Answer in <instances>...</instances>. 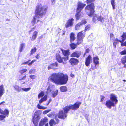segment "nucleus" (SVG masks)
<instances>
[{
    "mask_svg": "<svg viewBox=\"0 0 126 126\" xmlns=\"http://www.w3.org/2000/svg\"><path fill=\"white\" fill-rule=\"evenodd\" d=\"M51 81L57 84H66L68 80V76L63 73H58L52 74L49 78Z\"/></svg>",
    "mask_w": 126,
    "mask_h": 126,
    "instance_id": "1",
    "label": "nucleus"
},
{
    "mask_svg": "<svg viewBox=\"0 0 126 126\" xmlns=\"http://www.w3.org/2000/svg\"><path fill=\"white\" fill-rule=\"evenodd\" d=\"M46 10V6H42L41 4L37 6L35 11V15L33 19L32 22V25H34L37 18H41L43 15L45 14Z\"/></svg>",
    "mask_w": 126,
    "mask_h": 126,
    "instance_id": "2",
    "label": "nucleus"
},
{
    "mask_svg": "<svg viewBox=\"0 0 126 126\" xmlns=\"http://www.w3.org/2000/svg\"><path fill=\"white\" fill-rule=\"evenodd\" d=\"M117 98L115 94H111L110 98V100H109L106 101L105 104L106 106L110 109H111V106L114 107L115 104H116L118 102Z\"/></svg>",
    "mask_w": 126,
    "mask_h": 126,
    "instance_id": "3",
    "label": "nucleus"
},
{
    "mask_svg": "<svg viewBox=\"0 0 126 126\" xmlns=\"http://www.w3.org/2000/svg\"><path fill=\"white\" fill-rule=\"evenodd\" d=\"M95 6L93 3H91L85 7L86 13L90 17L92 16L94 14Z\"/></svg>",
    "mask_w": 126,
    "mask_h": 126,
    "instance_id": "4",
    "label": "nucleus"
},
{
    "mask_svg": "<svg viewBox=\"0 0 126 126\" xmlns=\"http://www.w3.org/2000/svg\"><path fill=\"white\" fill-rule=\"evenodd\" d=\"M68 107L67 106L63 108L64 111L62 110H60L59 113L58 117L62 119H64L67 117V113L70 110Z\"/></svg>",
    "mask_w": 126,
    "mask_h": 126,
    "instance_id": "5",
    "label": "nucleus"
},
{
    "mask_svg": "<svg viewBox=\"0 0 126 126\" xmlns=\"http://www.w3.org/2000/svg\"><path fill=\"white\" fill-rule=\"evenodd\" d=\"M85 5V4L81 3L80 2L78 3L77 8V13L75 15L76 20H78L79 19L80 15V13Z\"/></svg>",
    "mask_w": 126,
    "mask_h": 126,
    "instance_id": "6",
    "label": "nucleus"
},
{
    "mask_svg": "<svg viewBox=\"0 0 126 126\" xmlns=\"http://www.w3.org/2000/svg\"><path fill=\"white\" fill-rule=\"evenodd\" d=\"M0 113L1 115H0V120H4L6 117H8L9 113V111L7 109H5L4 111L0 108Z\"/></svg>",
    "mask_w": 126,
    "mask_h": 126,
    "instance_id": "7",
    "label": "nucleus"
},
{
    "mask_svg": "<svg viewBox=\"0 0 126 126\" xmlns=\"http://www.w3.org/2000/svg\"><path fill=\"white\" fill-rule=\"evenodd\" d=\"M39 111V110L35 112L32 120L33 123L35 126H37L38 122L40 118L39 115L37 114Z\"/></svg>",
    "mask_w": 126,
    "mask_h": 126,
    "instance_id": "8",
    "label": "nucleus"
},
{
    "mask_svg": "<svg viewBox=\"0 0 126 126\" xmlns=\"http://www.w3.org/2000/svg\"><path fill=\"white\" fill-rule=\"evenodd\" d=\"M83 32V31H82L78 33L77 34V44L78 45H79L82 42L83 39L85 36L84 34H83L82 33Z\"/></svg>",
    "mask_w": 126,
    "mask_h": 126,
    "instance_id": "9",
    "label": "nucleus"
},
{
    "mask_svg": "<svg viewBox=\"0 0 126 126\" xmlns=\"http://www.w3.org/2000/svg\"><path fill=\"white\" fill-rule=\"evenodd\" d=\"M81 104L80 102H77L73 105H70L69 106H67L68 107V109L70 110V109L72 110H76L78 108L80 105Z\"/></svg>",
    "mask_w": 126,
    "mask_h": 126,
    "instance_id": "10",
    "label": "nucleus"
},
{
    "mask_svg": "<svg viewBox=\"0 0 126 126\" xmlns=\"http://www.w3.org/2000/svg\"><path fill=\"white\" fill-rule=\"evenodd\" d=\"M61 50L63 54L66 57H63V60L66 61L68 60V56L70 54L69 50H63L61 49Z\"/></svg>",
    "mask_w": 126,
    "mask_h": 126,
    "instance_id": "11",
    "label": "nucleus"
},
{
    "mask_svg": "<svg viewBox=\"0 0 126 126\" xmlns=\"http://www.w3.org/2000/svg\"><path fill=\"white\" fill-rule=\"evenodd\" d=\"M104 18L101 16H94L93 18V21L94 23H96L97 20L103 22H104Z\"/></svg>",
    "mask_w": 126,
    "mask_h": 126,
    "instance_id": "12",
    "label": "nucleus"
},
{
    "mask_svg": "<svg viewBox=\"0 0 126 126\" xmlns=\"http://www.w3.org/2000/svg\"><path fill=\"white\" fill-rule=\"evenodd\" d=\"M69 62L71 65H77L79 62L78 59L74 58H71Z\"/></svg>",
    "mask_w": 126,
    "mask_h": 126,
    "instance_id": "13",
    "label": "nucleus"
},
{
    "mask_svg": "<svg viewBox=\"0 0 126 126\" xmlns=\"http://www.w3.org/2000/svg\"><path fill=\"white\" fill-rule=\"evenodd\" d=\"M74 19L73 18L69 19L65 25V26L66 28L71 27L73 25Z\"/></svg>",
    "mask_w": 126,
    "mask_h": 126,
    "instance_id": "14",
    "label": "nucleus"
},
{
    "mask_svg": "<svg viewBox=\"0 0 126 126\" xmlns=\"http://www.w3.org/2000/svg\"><path fill=\"white\" fill-rule=\"evenodd\" d=\"M58 63L57 62H55L53 63L50 64L48 66V70L51 69H56V67L58 66Z\"/></svg>",
    "mask_w": 126,
    "mask_h": 126,
    "instance_id": "15",
    "label": "nucleus"
},
{
    "mask_svg": "<svg viewBox=\"0 0 126 126\" xmlns=\"http://www.w3.org/2000/svg\"><path fill=\"white\" fill-rule=\"evenodd\" d=\"M92 60V58L90 55L86 58L85 64L86 66L88 67L89 65Z\"/></svg>",
    "mask_w": 126,
    "mask_h": 126,
    "instance_id": "16",
    "label": "nucleus"
},
{
    "mask_svg": "<svg viewBox=\"0 0 126 126\" xmlns=\"http://www.w3.org/2000/svg\"><path fill=\"white\" fill-rule=\"evenodd\" d=\"M81 53V52L79 51H77L73 52L71 54V56L78 58L80 56Z\"/></svg>",
    "mask_w": 126,
    "mask_h": 126,
    "instance_id": "17",
    "label": "nucleus"
},
{
    "mask_svg": "<svg viewBox=\"0 0 126 126\" xmlns=\"http://www.w3.org/2000/svg\"><path fill=\"white\" fill-rule=\"evenodd\" d=\"M56 59L59 63H62L63 64L65 63L63 61V57L62 58L59 54H56Z\"/></svg>",
    "mask_w": 126,
    "mask_h": 126,
    "instance_id": "18",
    "label": "nucleus"
},
{
    "mask_svg": "<svg viewBox=\"0 0 126 126\" xmlns=\"http://www.w3.org/2000/svg\"><path fill=\"white\" fill-rule=\"evenodd\" d=\"M48 119L46 117H44L41 120L39 124V126H43L45 124L48 122Z\"/></svg>",
    "mask_w": 126,
    "mask_h": 126,
    "instance_id": "19",
    "label": "nucleus"
},
{
    "mask_svg": "<svg viewBox=\"0 0 126 126\" xmlns=\"http://www.w3.org/2000/svg\"><path fill=\"white\" fill-rule=\"evenodd\" d=\"M4 88L3 85H0V98L2 96L4 93Z\"/></svg>",
    "mask_w": 126,
    "mask_h": 126,
    "instance_id": "20",
    "label": "nucleus"
},
{
    "mask_svg": "<svg viewBox=\"0 0 126 126\" xmlns=\"http://www.w3.org/2000/svg\"><path fill=\"white\" fill-rule=\"evenodd\" d=\"M99 60V58L97 56L93 58V62L96 65L97 64H98L99 63V62L98 61Z\"/></svg>",
    "mask_w": 126,
    "mask_h": 126,
    "instance_id": "21",
    "label": "nucleus"
},
{
    "mask_svg": "<svg viewBox=\"0 0 126 126\" xmlns=\"http://www.w3.org/2000/svg\"><path fill=\"white\" fill-rule=\"evenodd\" d=\"M71 43L69 45L70 46L71 49L72 50H74L77 47V45H78L77 43V44H75L71 42Z\"/></svg>",
    "mask_w": 126,
    "mask_h": 126,
    "instance_id": "22",
    "label": "nucleus"
},
{
    "mask_svg": "<svg viewBox=\"0 0 126 126\" xmlns=\"http://www.w3.org/2000/svg\"><path fill=\"white\" fill-rule=\"evenodd\" d=\"M13 87L14 88L15 90L19 92H20L22 90V88L21 87L18 85H15L13 86Z\"/></svg>",
    "mask_w": 126,
    "mask_h": 126,
    "instance_id": "23",
    "label": "nucleus"
},
{
    "mask_svg": "<svg viewBox=\"0 0 126 126\" xmlns=\"http://www.w3.org/2000/svg\"><path fill=\"white\" fill-rule=\"evenodd\" d=\"M38 32L36 31H35L33 33L32 37V40L34 41L36 38Z\"/></svg>",
    "mask_w": 126,
    "mask_h": 126,
    "instance_id": "24",
    "label": "nucleus"
},
{
    "mask_svg": "<svg viewBox=\"0 0 126 126\" xmlns=\"http://www.w3.org/2000/svg\"><path fill=\"white\" fill-rule=\"evenodd\" d=\"M121 39H122L121 40H119L117 39H114V41H114V42L113 43V45H114L115 44L118 43L119 42H120L121 43H123L125 40H123V37H121Z\"/></svg>",
    "mask_w": 126,
    "mask_h": 126,
    "instance_id": "25",
    "label": "nucleus"
},
{
    "mask_svg": "<svg viewBox=\"0 0 126 126\" xmlns=\"http://www.w3.org/2000/svg\"><path fill=\"white\" fill-rule=\"evenodd\" d=\"M47 98V97L46 95H45L43 97H42L41 99L39 101V103L40 104H41L43 102L46 101Z\"/></svg>",
    "mask_w": 126,
    "mask_h": 126,
    "instance_id": "26",
    "label": "nucleus"
},
{
    "mask_svg": "<svg viewBox=\"0 0 126 126\" xmlns=\"http://www.w3.org/2000/svg\"><path fill=\"white\" fill-rule=\"evenodd\" d=\"M60 89L61 92H65L67 91V88L65 86H62L60 87Z\"/></svg>",
    "mask_w": 126,
    "mask_h": 126,
    "instance_id": "27",
    "label": "nucleus"
},
{
    "mask_svg": "<svg viewBox=\"0 0 126 126\" xmlns=\"http://www.w3.org/2000/svg\"><path fill=\"white\" fill-rule=\"evenodd\" d=\"M70 42H72L74 41L75 39V35L73 33H71L70 35Z\"/></svg>",
    "mask_w": 126,
    "mask_h": 126,
    "instance_id": "28",
    "label": "nucleus"
},
{
    "mask_svg": "<svg viewBox=\"0 0 126 126\" xmlns=\"http://www.w3.org/2000/svg\"><path fill=\"white\" fill-rule=\"evenodd\" d=\"M121 61L122 64H125L126 63V55L122 57L121 59Z\"/></svg>",
    "mask_w": 126,
    "mask_h": 126,
    "instance_id": "29",
    "label": "nucleus"
},
{
    "mask_svg": "<svg viewBox=\"0 0 126 126\" xmlns=\"http://www.w3.org/2000/svg\"><path fill=\"white\" fill-rule=\"evenodd\" d=\"M58 90H56L52 92V97L53 98H55L58 94Z\"/></svg>",
    "mask_w": 126,
    "mask_h": 126,
    "instance_id": "30",
    "label": "nucleus"
},
{
    "mask_svg": "<svg viewBox=\"0 0 126 126\" xmlns=\"http://www.w3.org/2000/svg\"><path fill=\"white\" fill-rule=\"evenodd\" d=\"M82 25L79 22L75 26V29L76 30H79L80 28Z\"/></svg>",
    "mask_w": 126,
    "mask_h": 126,
    "instance_id": "31",
    "label": "nucleus"
},
{
    "mask_svg": "<svg viewBox=\"0 0 126 126\" xmlns=\"http://www.w3.org/2000/svg\"><path fill=\"white\" fill-rule=\"evenodd\" d=\"M36 50L37 49L35 47L33 48H32L30 51V55L31 56L33 55L34 53L36 52Z\"/></svg>",
    "mask_w": 126,
    "mask_h": 126,
    "instance_id": "32",
    "label": "nucleus"
},
{
    "mask_svg": "<svg viewBox=\"0 0 126 126\" xmlns=\"http://www.w3.org/2000/svg\"><path fill=\"white\" fill-rule=\"evenodd\" d=\"M49 124L50 126H53V125L56 124L55 121L53 119H51L49 122Z\"/></svg>",
    "mask_w": 126,
    "mask_h": 126,
    "instance_id": "33",
    "label": "nucleus"
},
{
    "mask_svg": "<svg viewBox=\"0 0 126 126\" xmlns=\"http://www.w3.org/2000/svg\"><path fill=\"white\" fill-rule=\"evenodd\" d=\"M44 95V92L43 91L41 92L38 95V98L39 99L40 98L42 97Z\"/></svg>",
    "mask_w": 126,
    "mask_h": 126,
    "instance_id": "34",
    "label": "nucleus"
},
{
    "mask_svg": "<svg viewBox=\"0 0 126 126\" xmlns=\"http://www.w3.org/2000/svg\"><path fill=\"white\" fill-rule=\"evenodd\" d=\"M37 106L38 108L40 109H45L47 108V107H44L40 105L39 104H37Z\"/></svg>",
    "mask_w": 126,
    "mask_h": 126,
    "instance_id": "35",
    "label": "nucleus"
},
{
    "mask_svg": "<svg viewBox=\"0 0 126 126\" xmlns=\"http://www.w3.org/2000/svg\"><path fill=\"white\" fill-rule=\"evenodd\" d=\"M25 45V44L22 43L20 45L19 51L21 52L23 49L24 46Z\"/></svg>",
    "mask_w": 126,
    "mask_h": 126,
    "instance_id": "36",
    "label": "nucleus"
},
{
    "mask_svg": "<svg viewBox=\"0 0 126 126\" xmlns=\"http://www.w3.org/2000/svg\"><path fill=\"white\" fill-rule=\"evenodd\" d=\"M111 3L112 7L113 9H115V0H111Z\"/></svg>",
    "mask_w": 126,
    "mask_h": 126,
    "instance_id": "37",
    "label": "nucleus"
},
{
    "mask_svg": "<svg viewBox=\"0 0 126 126\" xmlns=\"http://www.w3.org/2000/svg\"><path fill=\"white\" fill-rule=\"evenodd\" d=\"M81 24V25H82L85 24L86 23H87V22L86 20V19H82L81 21L80 22H79Z\"/></svg>",
    "mask_w": 126,
    "mask_h": 126,
    "instance_id": "38",
    "label": "nucleus"
},
{
    "mask_svg": "<svg viewBox=\"0 0 126 126\" xmlns=\"http://www.w3.org/2000/svg\"><path fill=\"white\" fill-rule=\"evenodd\" d=\"M121 37L123 38V40H125L126 39V32L123 33V34L121 36Z\"/></svg>",
    "mask_w": 126,
    "mask_h": 126,
    "instance_id": "39",
    "label": "nucleus"
},
{
    "mask_svg": "<svg viewBox=\"0 0 126 126\" xmlns=\"http://www.w3.org/2000/svg\"><path fill=\"white\" fill-rule=\"evenodd\" d=\"M120 53L121 55L126 54V48L124 49L123 51L120 52Z\"/></svg>",
    "mask_w": 126,
    "mask_h": 126,
    "instance_id": "40",
    "label": "nucleus"
},
{
    "mask_svg": "<svg viewBox=\"0 0 126 126\" xmlns=\"http://www.w3.org/2000/svg\"><path fill=\"white\" fill-rule=\"evenodd\" d=\"M31 89V88L30 87L26 88H22V90L25 92H27L30 90Z\"/></svg>",
    "mask_w": 126,
    "mask_h": 126,
    "instance_id": "41",
    "label": "nucleus"
},
{
    "mask_svg": "<svg viewBox=\"0 0 126 126\" xmlns=\"http://www.w3.org/2000/svg\"><path fill=\"white\" fill-rule=\"evenodd\" d=\"M110 39L112 41H114V35L112 34H110Z\"/></svg>",
    "mask_w": 126,
    "mask_h": 126,
    "instance_id": "42",
    "label": "nucleus"
},
{
    "mask_svg": "<svg viewBox=\"0 0 126 126\" xmlns=\"http://www.w3.org/2000/svg\"><path fill=\"white\" fill-rule=\"evenodd\" d=\"M51 110V109L47 110H45L43 112V113L44 114H46L50 111Z\"/></svg>",
    "mask_w": 126,
    "mask_h": 126,
    "instance_id": "43",
    "label": "nucleus"
},
{
    "mask_svg": "<svg viewBox=\"0 0 126 126\" xmlns=\"http://www.w3.org/2000/svg\"><path fill=\"white\" fill-rule=\"evenodd\" d=\"M27 71V69H26L21 70L20 71L21 74H23L24 73L26 72Z\"/></svg>",
    "mask_w": 126,
    "mask_h": 126,
    "instance_id": "44",
    "label": "nucleus"
},
{
    "mask_svg": "<svg viewBox=\"0 0 126 126\" xmlns=\"http://www.w3.org/2000/svg\"><path fill=\"white\" fill-rule=\"evenodd\" d=\"M90 28V25H88L86 26L85 27V32L86 31L89 30Z\"/></svg>",
    "mask_w": 126,
    "mask_h": 126,
    "instance_id": "45",
    "label": "nucleus"
},
{
    "mask_svg": "<svg viewBox=\"0 0 126 126\" xmlns=\"http://www.w3.org/2000/svg\"><path fill=\"white\" fill-rule=\"evenodd\" d=\"M36 61V60H32L30 63H29L28 64V65L29 66L33 64L34 62L35 61Z\"/></svg>",
    "mask_w": 126,
    "mask_h": 126,
    "instance_id": "46",
    "label": "nucleus"
},
{
    "mask_svg": "<svg viewBox=\"0 0 126 126\" xmlns=\"http://www.w3.org/2000/svg\"><path fill=\"white\" fill-rule=\"evenodd\" d=\"M29 77L32 79H34L36 78V76H35L33 75H30Z\"/></svg>",
    "mask_w": 126,
    "mask_h": 126,
    "instance_id": "47",
    "label": "nucleus"
},
{
    "mask_svg": "<svg viewBox=\"0 0 126 126\" xmlns=\"http://www.w3.org/2000/svg\"><path fill=\"white\" fill-rule=\"evenodd\" d=\"M30 60H28V61L23 63L22 64V65H26L27 64H28L29 63L30 61Z\"/></svg>",
    "mask_w": 126,
    "mask_h": 126,
    "instance_id": "48",
    "label": "nucleus"
},
{
    "mask_svg": "<svg viewBox=\"0 0 126 126\" xmlns=\"http://www.w3.org/2000/svg\"><path fill=\"white\" fill-rule=\"evenodd\" d=\"M34 70L31 69L30 70L29 72V73L30 74L34 73Z\"/></svg>",
    "mask_w": 126,
    "mask_h": 126,
    "instance_id": "49",
    "label": "nucleus"
},
{
    "mask_svg": "<svg viewBox=\"0 0 126 126\" xmlns=\"http://www.w3.org/2000/svg\"><path fill=\"white\" fill-rule=\"evenodd\" d=\"M26 75L25 76H24L21 79H19V80H23L26 78Z\"/></svg>",
    "mask_w": 126,
    "mask_h": 126,
    "instance_id": "50",
    "label": "nucleus"
},
{
    "mask_svg": "<svg viewBox=\"0 0 126 126\" xmlns=\"http://www.w3.org/2000/svg\"><path fill=\"white\" fill-rule=\"evenodd\" d=\"M53 114L54 113L53 112H51L49 114H48L47 115L49 117H51L53 115Z\"/></svg>",
    "mask_w": 126,
    "mask_h": 126,
    "instance_id": "51",
    "label": "nucleus"
},
{
    "mask_svg": "<svg viewBox=\"0 0 126 126\" xmlns=\"http://www.w3.org/2000/svg\"><path fill=\"white\" fill-rule=\"evenodd\" d=\"M88 116L89 115L88 114H86L85 115V118L87 120L88 122H89V120L88 119Z\"/></svg>",
    "mask_w": 126,
    "mask_h": 126,
    "instance_id": "52",
    "label": "nucleus"
},
{
    "mask_svg": "<svg viewBox=\"0 0 126 126\" xmlns=\"http://www.w3.org/2000/svg\"><path fill=\"white\" fill-rule=\"evenodd\" d=\"M101 100L100 101L101 102H102L103 101L104 99V96H101Z\"/></svg>",
    "mask_w": 126,
    "mask_h": 126,
    "instance_id": "53",
    "label": "nucleus"
},
{
    "mask_svg": "<svg viewBox=\"0 0 126 126\" xmlns=\"http://www.w3.org/2000/svg\"><path fill=\"white\" fill-rule=\"evenodd\" d=\"M86 52L84 54V57H85V55L86 54V53H88V52H89V49H87L86 50Z\"/></svg>",
    "mask_w": 126,
    "mask_h": 126,
    "instance_id": "54",
    "label": "nucleus"
},
{
    "mask_svg": "<svg viewBox=\"0 0 126 126\" xmlns=\"http://www.w3.org/2000/svg\"><path fill=\"white\" fill-rule=\"evenodd\" d=\"M55 0H51L52 4V5H54L55 3Z\"/></svg>",
    "mask_w": 126,
    "mask_h": 126,
    "instance_id": "55",
    "label": "nucleus"
},
{
    "mask_svg": "<svg viewBox=\"0 0 126 126\" xmlns=\"http://www.w3.org/2000/svg\"><path fill=\"white\" fill-rule=\"evenodd\" d=\"M47 91L48 92H50L51 91V90L50 89V88L49 87H48L47 89Z\"/></svg>",
    "mask_w": 126,
    "mask_h": 126,
    "instance_id": "56",
    "label": "nucleus"
},
{
    "mask_svg": "<svg viewBox=\"0 0 126 126\" xmlns=\"http://www.w3.org/2000/svg\"><path fill=\"white\" fill-rule=\"evenodd\" d=\"M40 54H38L35 57L37 59H39L40 57L39 56Z\"/></svg>",
    "mask_w": 126,
    "mask_h": 126,
    "instance_id": "57",
    "label": "nucleus"
},
{
    "mask_svg": "<svg viewBox=\"0 0 126 126\" xmlns=\"http://www.w3.org/2000/svg\"><path fill=\"white\" fill-rule=\"evenodd\" d=\"M51 101H52L51 99H50L49 101L48 102V103L47 104H46L45 105H48L49 104V103Z\"/></svg>",
    "mask_w": 126,
    "mask_h": 126,
    "instance_id": "58",
    "label": "nucleus"
},
{
    "mask_svg": "<svg viewBox=\"0 0 126 126\" xmlns=\"http://www.w3.org/2000/svg\"><path fill=\"white\" fill-rule=\"evenodd\" d=\"M55 120H56V121L57 122V123H58L59 122V120L58 118H56Z\"/></svg>",
    "mask_w": 126,
    "mask_h": 126,
    "instance_id": "59",
    "label": "nucleus"
},
{
    "mask_svg": "<svg viewBox=\"0 0 126 126\" xmlns=\"http://www.w3.org/2000/svg\"><path fill=\"white\" fill-rule=\"evenodd\" d=\"M5 103V102L4 101H3V102H1L0 103V105H1L2 104H3Z\"/></svg>",
    "mask_w": 126,
    "mask_h": 126,
    "instance_id": "60",
    "label": "nucleus"
},
{
    "mask_svg": "<svg viewBox=\"0 0 126 126\" xmlns=\"http://www.w3.org/2000/svg\"><path fill=\"white\" fill-rule=\"evenodd\" d=\"M43 38V36H40L39 37V39H42Z\"/></svg>",
    "mask_w": 126,
    "mask_h": 126,
    "instance_id": "61",
    "label": "nucleus"
},
{
    "mask_svg": "<svg viewBox=\"0 0 126 126\" xmlns=\"http://www.w3.org/2000/svg\"><path fill=\"white\" fill-rule=\"evenodd\" d=\"M45 126H48V123H47L46 124Z\"/></svg>",
    "mask_w": 126,
    "mask_h": 126,
    "instance_id": "62",
    "label": "nucleus"
},
{
    "mask_svg": "<svg viewBox=\"0 0 126 126\" xmlns=\"http://www.w3.org/2000/svg\"><path fill=\"white\" fill-rule=\"evenodd\" d=\"M124 65V67L125 68H126V64H125Z\"/></svg>",
    "mask_w": 126,
    "mask_h": 126,
    "instance_id": "63",
    "label": "nucleus"
},
{
    "mask_svg": "<svg viewBox=\"0 0 126 126\" xmlns=\"http://www.w3.org/2000/svg\"><path fill=\"white\" fill-rule=\"evenodd\" d=\"M25 83V82H24L23 83H22V84H24Z\"/></svg>",
    "mask_w": 126,
    "mask_h": 126,
    "instance_id": "64",
    "label": "nucleus"
}]
</instances>
